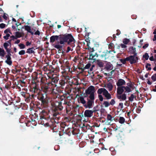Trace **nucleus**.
<instances>
[{
    "instance_id": "f3484780",
    "label": "nucleus",
    "mask_w": 156,
    "mask_h": 156,
    "mask_svg": "<svg viewBox=\"0 0 156 156\" xmlns=\"http://www.w3.org/2000/svg\"><path fill=\"white\" fill-rule=\"evenodd\" d=\"M108 51H107L106 52H103L101 55H100V56L101 59H104V60H106L107 58L106 56L108 54Z\"/></svg>"
},
{
    "instance_id": "a211bd4d",
    "label": "nucleus",
    "mask_w": 156,
    "mask_h": 156,
    "mask_svg": "<svg viewBox=\"0 0 156 156\" xmlns=\"http://www.w3.org/2000/svg\"><path fill=\"white\" fill-rule=\"evenodd\" d=\"M114 119L113 117H112V116L110 114H108L107 115V120L108 121H110V122H108L106 124L107 125L110 124V122Z\"/></svg>"
},
{
    "instance_id": "a19ab883",
    "label": "nucleus",
    "mask_w": 156,
    "mask_h": 156,
    "mask_svg": "<svg viewBox=\"0 0 156 156\" xmlns=\"http://www.w3.org/2000/svg\"><path fill=\"white\" fill-rule=\"evenodd\" d=\"M127 85L128 86V87H129L130 88H133V85L132 83H127Z\"/></svg>"
},
{
    "instance_id": "49530a36",
    "label": "nucleus",
    "mask_w": 156,
    "mask_h": 156,
    "mask_svg": "<svg viewBox=\"0 0 156 156\" xmlns=\"http://www.w3.org/2000/svg\"><path fill=\"white\" fill-rule=\"evenodd\" d=\"M19 46L20 49H23L25 48V45L23 44H19Z\"/></svg>"
},
{
    "instance_id": "de8ad7c7",
    "label": "nucleus",
    "mask_w": 156,
    "mask_h": 156,
    "mask_svg": "<svg viewBox=\"0 0 156 156\" xmlns=\"http://www.w3.org/2000/svg\"><path fill=\"white\" fill-rule=\"evenodd\" d=\"M91 64L90 63H88L84 67V69H89L90 66Z\"/></svg>"
},
{
    "instance_id": "bf43d9fd",
    "label": "nucleus",
    "mask_w": 156,
    "mask_h": 156,
    "mask_svg": "<svg viewBox=\"0 0 156 156\" xmlns=\"http://www.w3.org/2000/svg\"><path fill=\"white\" fill-rule=\"evenodd\" d=\"M71 132L73 135H76L77 134V133H76L75 131V130L73 129H72L71 130Z\"/></svg>"
},
{
    "instance_id": "4d7b16f0",
    "label": "nucleus",
    "mask_w": 156,
    "mask_h": 156,
    "mask_svg": "<svg viewBox=\"0 0 156 156\" xmlns=\"http://www.w3.org/2000/svg\"><path fill=\"white\" fill-rule=\"evenodd\" d=\"M120 45L122 48H126L127 47L126 45H125L124 44H121Z\"/></svg>"
},
{
    "instance_id": "69168bd1",
    "label": "nucleus",
    "mask_w": 156,
    "mask_h": 156,
    "mask_svg": "<svg viewBox=\"0 0 156 156\" xmlns=\"http://www.w3.org/2000/svg\"><path fill=\"white\" fill-rule=\"evenodd\" d=\"M116 35L118 36L119 35L120 33L119 30H116Z\"/></svg>"
},
{
    "instance_id": "393cba45",
    "label": "nucleus",
    "mask_w": 156,
    "mask_h": 156,
    "mask_svg": "<svg viewBox=\"0 0 156 156\" xmlns=\"http://www.w3.org/2000/svg\"><path fill=\"white\" fill-rule=\"evenodd\" d=\"M5 52L4 50L0 47V56L4 57L5 54Z\"/></svg>"
},
{
    "instance_id": "ea45409f",
    "label": "nucleus",
    "mask_w": 156,
    "mask_h": 156,
    "mask_svg": "<svg viewBox=\"0 0 156 156\" xmlns=\"http://www.w3.org/2000/svg\"><path fill=\"white\" fill-rule=\"evenodd\" d=\"M109 103L110 104V105H113L115 104V102L114 99H112Z\"/></svg>"
},
{
    "instance_id": "3c124183",
    "label": "nucleus",
    "mask_w": 156,
    "mask_h": 156,
    "mask_svg": "<svg viewBox=\"0 0 156 156\" xmlns=\"http://www.w3.org/2000/svg\"><path fill=\"white\" fill-rule=\"evenodd\" d=\"M94 67L95 66L94 65H92L91 66V67L90 68V69L89 71H88V73L89 74H90L89 71L91 72L93 70Z\"/></svg>"
},
{
    "instance_id": "774afa93",
    "label": "nucleus",
    "mask_w": 156,
    "mask_h": 156,
    "mask_svg": "<svg viewBox=\"0 0 156 156\" xmlns=\"http://www.w3.org/2000/svg\"><path fill=\"white\" fill-rule=\"evenodd\" d=\"M141 111V109L140 108H137L136 109V112L138 113H139Z\"/></svg>"
},
{
    "instance_id": "a18cd8bd",
    "label": "nucleus",
    "mask_w": 156,
    "mask_h": 156,
    "mask_svg": "<svg viewBox=\"0 0 156 156\" xmlns=\"http://www.w3.org/2000/svg\"><path fill=\"white\" fill-rule=\"evenodd\" d=\"M25 50H21L19 52V54L20 55H23L25 54Z\"/></svg>"
},
{
    "instance_id": "052dcab7",
    "label": "nucleus",
    "mask_w": 156,
    "mask_h": 156,
    "mask_svg": "<svg viewBox=\"0 0 156 156\" xmlns=\"http://www.w3.org/2000/svg\"><path fill=\"white\" fill-rule=\"evenodd\" d=\"M3 17L5 20H7L8 17L6 16V14L5 13H4L3 16Z\"/></svg>"
},
{
    "instance_id": "f8f14e48",
    "label": "nucleus",
    "mask_w": 156,
    "mask_h": 156,
    "mask_svg": "<svg viewBox=\"0 0 156 156\" xmlns=\"http://www.w3.org/2000/svg\"><path fill=\"white\" fill-rule=\"evenodd\" d=\"M126 82L124 80L122 79H119L118 80L116 83V85L118 87L123 86L125 85Z\"/></svg>"
},
{
    "instance_id": "c756f323",
    "label": "nucleus",
    "mask_w": 156,
    "mask_h": 156,
    "mask_svg": "<svg viewBox=\"0 0 156 156\" xmlns=\"http://www.w3.org/2000/svg\"><path fill=\"white\" fill-rule=\"evenodd\" d=\"M123 43L125 44H127L130 41L129 39L125 38L123 40Z\"/></svg>"
},
{
    "instance_id": "e2e57ef3",
    "label": "nucleus",
    "mask_w": 156,
    "mask_h": 156,
    "mask_svg": "<svg viewBox=\"0 0 156 156\" xmlns=\"http://www.w3.org/2000/svg\"><path fill=\"white\" fill-rule=\"evenodd\" d=\"M133 55H131L132 56H133V57L135 58H136V57H138L137 56V54L136 52V51H135V52H134L133 54Z\"/></svg>"
},
{
    "instance_id": "c03bdc74",
    "label": "nucleus",
    "mask_w": 156,
    "mask_h": 156,
    "mask_svg": "<svg viewBox=\"0 0 156 156\" xmlns=\"http://www.w3.org/2000/svg\"><path fill=\"white\" fill-rule=\"evenodd\" d=\"M6 50V52H7V55H11V49H9L8 48H7L6 49H5Z\"/></svg>"
},
{
    "instance_id": "8fccbe9b",
    "label": "nucleus",
    "mask_w": 156,
    "mask_h": 156,
    "mask_svg": "<svg viewBox=\"0 0 156 156\" xmlns=\"http://www.w3.org/2000/svg\"><path fill=\"white\" fill-rule=\"evenodd\" d=\"M10 36V34H6L5 36L3 37V38L6 40H7L8 39V37Z\"/></svg>"
},
{
    "instance_id": "2eb2a0df",
    "label": "nucleus",
    "mask_w": 156,
    "mask_h": 156,
    "mask_svg": "<svg viewBox=\"0 0 156 156\" xmlns=\"http://www.w3.org/2000/svg\"><path fill=\"white\" fill-rule=\"evenodd\" d=\"M103 95L105 98L106 99L109 100L112 98L111 94L108 93L107 90H106V92Z\"/></svg>"
},
{
    "instance_id": "9b49d317",
    "label": "nucleus",
    "mask_w": 156,
    "mask_h": 156,
    "mask_svg": "<svg viewBox=\"0 0 156 156\" xmlns=\"http://www.w3.org/2000/svg\"><path fill=\"white\" fill-rule=\"evenodd\" d=\"M124 91L123 86L118 87L116 94H121Z\"/></svg>"
},
{
    "instance_id": "13d9d810",
    "label": "nucleus",
    "mask_w": 156,
    "mask_h": 156,
    "mask_svg": "<svg viewBox=\"0 0 156 156\" xmlns=\"http://www.w3.org/2000/svg\"><path fill=\"white\" fill-rule=\"evenodd\" d=\"M149 45V44L148 43L144 45L143 46V48L145 49L147 48Z\"/></svg>"
},
{
    "instance_id": "1a4fd4ad",
    "label": "nucleus",
    "mask_w": 156,
    "mask_h": 156,
    "mask_svg": "<svg viewBox=\"0 0 156 156\" xmlns=\"http://www.w3.org/2000/svg\"><path fill=\"white\" fill-rule=\"evenodd\" d=\"M93 112L91 110H86L84 112V116L86 117L90 118L93 115Z\"/></svg>"
},
{
    "instance_id": "4be33fe9",
    "label": "nucleus",
    "mask_w": 156,
    "mask_h": 156,
    "mask_svg": "<svg viewBox=\"0 0 156 156\" xmlns=\"http://www.w3.org/2000/svg\"><path fill=\"white\" fill-rule=\"evenodd\" d=\"M124 89L125 90L124 91L125 93H129L132 91L131 89L128 86H123Z\"/></svg>"
},
{
    "instance_id": "37998d69",
    "label": "nucleus",
    "mask_w": 156,
    "mask_h": 156,
    "mask_svg": "<svg viewBox=\"0 0 156 156\" xmlns=\"http://www.w3.org/2000/svg\"><path fill=\"white\" fill-rule=\"evenodd\" d=\"M85 41L87 42V45L88 46V47H90L89 46V45L90 44V40L89 39V38H88L86 39L85 40Z\"/></svg>"
},
{
    "instance_id": "f704fd0d",
    "label": "nucleus",
    "mask_w": 156,
    "mask_h": 156,
    "mask_svg": "<svg viewBox=\"0 0 156 156\" xmlns=\"http://www.w3.org/2000/svg\"><path fill=\"white\" fill-rule=\"evenodd\" d=\"M149 55L147 53H145L143 56V57L145 58L146 60H147L149 58Z\"/></svg>"
},
{
    "instance_id": "09e8293b",
    "label": "nucleus",
    "mask_w": 156,
    "mask_h": 156,
    "mask_svg": "<svg viewBox=\"0 0 156 156\" xmlns=\"http://www.w3.org/2000/svg\"><path fill=\"white\" fill-rule=\"evenodd\" d=\"M3 46L6 49L8 48V47L9 46V44L7 42H5L4 43Z\"/></svg>"
},
{
    "instance_id": "5701e85b",
    "label": "nucleus",
    "mask_w": 156,
    "mask_h": 156,
    "mask_svg": "<svg viewBox=\"0 0 156 156\" xmlns=\"http://www.w3.org/2000/svg\"><path fill=\"white\" fill-rule=\"evenodd\" d=\"M107 87L108 90L110 91L112 90L113 86L112 83H109L107 84Z\"/></svg>"
},
{
    "instance_id": "0eeeda50",
    "label": "nucleus",
    "mask_w": 156,
    "mask_h": 156,
    "mask_svg": "<svg viewBox=\"0 0 156 156\" xmlns=\"http://www.w3.org/2000/svg\"><path fill=\"white\" fill-rule=\"evenodd\" d=\"M89 51V59L92 60L94 59V58L95 57H98V55L97 53L94 52L95 50L94 48H91L90 47H89L87 48Z\"/></svg>"
},
{
    "instance_id": "c85d7f7f",
    "label": "nucleus",
    "mask_w": 156,
    "mask_h": 156,
    "mask_svg": "<svg viewBox=\"0 0 156 156\" xmlns=\"http://www.w3.org/2000/svg\"><path fill=\"white\" fill-rule=\"evenodd\" d=\"M99 110V109L98 108V105H97L95 107H94L93 108L92 111L93 113H95L97 111H98Z\"/></svg>"
},
{
    "instance_id": "b1692460",
    "label": "nucleus",
    "mask_w": 156,
    "mask_h": 156,
    "mask_svg": "<svg viewBox=\"0 0 156 156\" xmlns=\"http://www.w3.org/2000/svg\"><path fill=\"white\" fill-rule=\"evenodd\" d=\"M24 27L25 30H27L28 32L31 33L32 34H33V33L31 31V28L30 26L26 25Z\"/></svg>"
},
{
    "instance_id": "4c0bfd02",
    "label": "nucleus",
    "mask_w": 156,
    "mask_h": 156,
    "mask_svg": "<svg viewBox=\"0 0 156 156\" xmlns=\"http://www.w3.org/2000/svg\"><path fill=\"white\" fill-rule=\"evenodd\" d=\"M134 97V96L133 94H131L129 98V100L131 101H133V100Z\"/></svg>"
},
{
    "instance_id": "0e129e2a",
    "label": "nucleus",
    "mask_w": 156,
    "mask_h": 156,
    "mask_svg": "<svg viewBox=\"0 0 156 156\" xmlns=\"http://www.w3.org/2000/svg\"><path fill=\"white\" fill-rule=\"evenodd\" d=\"M10 37L11 38H12L11 40H12L14 41V39H16V37L14 36V35H12Z\"/></svg>"
},
{
    "instance_id": "e433bc0d",
    "label": "nucleus",
    "mask_w": 156,
    "mask_h": 156,
    "mask_svg": "<svg viewBox=\"0 0 156 156\" xmlns=\"http://www.w3.org/2000/svg\"><path fill=\"white\" fill-rule=\"evenodd\" d=\"M26 121L27 122L26 123V126H30L31 124V121L27 119Z\"/></svg>"
},
{
    "instance_id": "f257e3e1",
    "label": "nucleus",
    "mask_w": 156,
    "mask_h": 156,
    "mask_svg": "<svg viewBox=\"0 0 156 156\" xmlns=\"http://www.w3.org/2000/svg\"><path fill=\"white\" fill-rule=\"evenodd\" d=\"M40 81L41 89H40V101H41V108L47 107L48 99L46 94L48 89V85L51 84L53 87L57 86L59 80V77L56 74L48 76L46 74L43 75L40 70Z\"/></svg>"
},
{
    "instance_id": "20e7f679",
    "label": "nucleus",
    "mask_w": 156,
    "mask_h": 156,
    "mask_svg": "<svg viewBox=\"0 0 156 156\" xmlns=\"http://www.w3.org/2000/svg\"><path fill=\"white\" fill-rule=\"evenodd\" d=\"M55 40L58 41L61 45H69L73 47L75 46V40L71 34L53 35L50 38V42L53 43Z\"/></svg>"
},
{
    "instance_id": "9d476101",
    "label": "nucleus",
    "mask_w": 156,
    "mask_h": 156,
    "mask_svg": "<svg viewBox=\"0 0 156 156\" xmlns=\"http://www.w3.org/2000/svg\"><path fill=\"white\" fill-rule=\"evenodd\" d=\"M116 97L118 99L122 101L125 100L126 99V96L125 93L121 94H116Z\"/></svg>"
},
{
    "instance_id": "473e14b6",
    "label": "nucleus",
    "mask_w": 156,
    "mask_h": 156,
    "mask_svg": "<svg viewBox=\"0 0 156 156\" xmlns=\"http://www.w3.org/2000/svg\"><path fill=\"white\" fill-rule=\"evenodd\" d=\"M16 39L17 38H20L22 36L21 33L19 32H16Z\"/></svg>"
},
{
    "instance_id": "338daca9",
    "label": "nucleus",
    "mask_w": 156,
    "mask_h": 156,
    "mask_svg": "<svg viewBox=\"0 0 156 156\" xmlns=\"http://www.w3.org/2000/svg\"><path fill=\"white\" fill-rule=\"evenodd\" d=\"M149 59L151 61H155V59H154V58L153 56H151L150 58Z\"/></svg>"
},
{
    "instance_id": "2f4dec72",
    "label": "nucleus",
    "mask_w": 156,
    "mask_h": 156,
    "mask_svg": "<svg viewBox=\"0 0 156 156\" xmlns=\"http://www.w3.org/2000/svg\"><path fill=\"white\" fill-rule=\"evenodd\" d=\"M151 66V64L150 63H147L145 66V67L146 69H147V70H150L151 68L150 67Z\"/></svg>"
},
{
    "instance_id": "79ce46f5",
    "label": "nucleus",
    "mask_w": 156,
    "mask_h": 156,
    "mask_svg": "<svg viewBox=\"0 0 156 156\" xmlns=\"http://www.w3.org/2000/svg\"><path fill=\"white\" fill-rule=\"evenodd\" d=\"M98 97L99 99V100L101 101H103V98L101 94H99L98 95Z\"/></svg>"
},
{
    "instance_id": "7c9ffc66",
    "label": "nucleus",
    "mask_w": 156,
    "mask_h": 156,
    "mask_svg": "<svg viewBox=\"0 0 156 156\" xmlns=\"http://www.w3.org/2000/svg\"><path fill=\"white\" fill-rule=\"evenodd\" d=\"M120 62L123 64H125L126 63V62L127 61V57H126L124 59H120Z\"/></svg>"
},
{
    "instance_id": "6ab92c4d",
    "label": "nucleus",
    "mask_w": 156,
    "mask_h": 156,
    "mask_svg": "<svg viewBox=\"0 0 156 156\" xmlns=\"http://www.w3.org/2000/svg\"><path fill=\"white\" fill-rule=\"evenodd\" d=\"M107 90L105 89L104 88H100L97 91V93L99 94H101L102 93L103 95L105 93Z\"/></svg>"
},
{
    "instance_id": "ddd939ff",
    "label": "nucleus",
    "mask_w": 156,
    "mask_h": 156,
    "mask_svg": "<svg viewBox=\"0 0 156 156\" xmlns=\"http://www.w3.org/2000/svg\"><path fill=\"white\" fill-rule=\"evenodd\" d=\"M105 69L107 70H111L113 68V66L110 62H107L105 65Z\"/></svg>"
},
{
    "instance_id": "dca6fc26",
    "label": "nucleus",
    "mask_w": 156,
    "mask_h": 156,
    "mask_svg": "<svg viewBox=\"0 0 156 156\" xmlns=\"http://www.w3.org/2000/svg\"><path fill=\"white\" fill-rule=\"evenodd\" d=\"M21 95L23 97L26 99H27L28 100L30 99V95H29V94L26 93L24 92H21Z\"/></svg>"
},
{
    "instance_id": "c9c22d12",
    "label": "nucleus",
    "mask_w": 156,
    "mask_h": 156,
    "mask_svg": "<svg viewBox=\"0 0 156 156\" xmlns=\"http://www.w3.org/2000/svg\"><path fill=\"white\" fill-rule=\"evenodd\" d=\"M54 47L57 49H59L62 48L63 46L59 44H56L54 46Z\"/></svg>"
},
{
    "instance_id": "412c9836",
    "label": "nucleus",
    "mask_w": 156,
    "mask_h": 156,
    "mask_svg": "<svg viewBox=\"0 0 156 156\" xmlns=\"http://www.w3.org/2000/svg\"><path fill=\"white\" fill-rule=\"evenodd\" d=\"M97 63L98 66L100 67H102L104 66V63L100 60H97Z\"/></svg>"
},
{
    "instance_id": "cd10ccee",
    "label": "nucleus",
    "mask_w": 156,
    "mask_h": 156,
    "mask_svg": "<svg viewBox=\"0 0 156 156\" xmlns=\"http://www.w3.org/2000/svg\"><path fill=\"white\" fill-rule=\"evenodd\" d=\"M33 48H30L27 49V53L29 54L34 53V51L33 50Z\"/></svg>"
},
{
    "instance_id": "bb28decb",
    "label": "nucleus",
    "mask_w": 156,
    "mask_h": 156,
    "mask_svg": "<svg viewBox=\"0 0 156 156\" xmlns=\"http://www.w3.org/2000/svg\"><path fill=\"white\" fill-rule=\"evenodd\" d=\"M119 122L120 123L123 124L125 122V119L122 117H120Z\"/></svg>"
},
{
    "instance_id": "603ef678",
    "label": "nucleus",
    "mask_w": 156,
    "mask_h": 156,
    "mask_svg": "<svg viewBox=\"0 0 156 156\" xmlns=\"http://www.w3.org/2000/svg\"><path fill=\"white\" fill-rule=\"evenodd\" d=\"M108 46L109 48H112L114 47V44L112 43H110Z\"/></svg>"
},
{
    "instance_id": "72a5a7b5",
    "label": "nucleus",
    "mask_w": 156,
    "mask_h": 156,
    "mask_svg": "<svg viewBox=\"0 0 156 156\" xmlns=\"http://www.w3.org/2000/svg\"><path fill=\"white\" fill-rule=\"evenodd\" d=\"M103 105L105 106V107H107L110 105L109 103L106 101H105L104 102Z\"/></svg>"
},
{
    "instance_id": "7ed1b4c3",
    "label": "nucleus",
    "mask_w": 156,
    "mask_h": 156,
    "mask_svg": "<svg viewBox=\"0 0 156 156\" xmlns=\"http://www.w3.org/2000/svg\"><path fill=\"white\" fill-rule=\"evenodd\" d=\"M95 88L93 86L89 87L86 90L85 93L83 94V96L84 98L88 97L87 99V103L84 97H80L79 100L80 102L83 105V106L86 108H92L95 99Z\"/></svg>"
},
{
    "instance_id": "423d86ee",
    "label": "nucleus",
    "mask_w": 156,
    "mask_h": 156,
    "mask_svg": "<svg viewBox=\"0 0 156 156\" xmlns=\"http://www.w3.org/2000/svg\"><path fill=\"white\" fill-rule=\"evenodd\" d=\"M35 113L34 115H30V117L31 118V124L34 126H36L37 124V122L39 124V120H38V116L39 113L38 111H34Z\"/></svg>"
},
{
    "instance_id": "6e6d98bb",
    "label": "nucleus",
    "mask_w": 156,
    "mask_h": 156,
    "mask_svg": "<svg viewBox=\"0 0 156 156\" xmlns=\"http://www.w3.org/2000/svg\"><path fill=\"white\" fill-rule=\"evenodd\" d=\"M119 106L120 107V108L122 109L123 108V104L122 103H120L119 104Z\"/></svg>"
},
{
    "instance_id": "680f3d73",
    "label": "nucleus",
    "mask_w": 156,
    "mask_h": 156,
    "mask_svg": "<svg viewBox=\"0 0 156 156\" xmlns=\"http://www.w3.org/2000/svg\"><path fill=\"white\" fill-rule=\"evenodd\" d=\"M8 32H9V33H11L10 32V30H9V29H6L4 31V33L5 34H6Z\"/></svg>"
},
{
    "instance_id": "39448f33",
    "label": "nucleus",
    "mask_w": 156,
    "mask_h": 156,
    "mask_svg": "<svg viewBox=\"0 0 156 156\" xmlns=\"http://www.w3.org/2000/svg\"><path fill=\"white\" fill-rule=\"evenodd\" d=\"M41 105L40 106V109H44L42 110L41 112V113L40 114V115H41L40 116V122H41V123H40V124H41L43 125V126H41V129H43V126H44L45 127L49 126L51 127L50 126L52 124H50L48 122H47V120L44 117V116L45 115L47 114L46 112L45 111V110L46 109L48 108V105L47 106V107L46 108H41Z\"/></svg>"
},
{
    "instance_id": "58836bf2",
    "label": "nucleus",
    "mask_w": 156,
    "mask_h": 156,
    "mask_svg": "<svg viewBox=\"0 0 156 156\" xmlns=\"http://www.w3.org/2000/svg\"><path fill=\"white\" fill-rule=\"evenodd\" d=\"M151 79L153 81L156 80V73L154 74L151 77Z\"/></svg>"
},
{
    "instance_id": "864d4df0",
    "label": "nucleus",
    "mask_w": 156,
    "mask_h": 156,
    "mask_svg": "<svg viewBox=\"0 0 156 156\" xmlns=\"http://www.w3.org/2000/svg\"><path fill=\"white\" fill-rule=\"evenodd\" d=\"M5 24L3 23H2L0 24V27L1 28H4L5 27Z\"/></svg>"
},
{
    "instance_id": "6e6552de",
    "label": "nucleus",
    "mask_w": 156,
    "mask_h": 156,
    "mask_svg": "<svg viewBox=\"0 0 156 156\" xmlns=\"http://www.w3.org/2000/svg\"><path fill=\"white\" fill-rule=\"evenodd\" d=\"M127 57V61H129L131 64L136 63L138 60V57L135 58L133 56H132V55H130Z\"/></svg>"
},
{
    "instance_id": "f03ea898",
    "label": "nucleus",
    "mask_w": 156,
    "mask_h": 156,
    "mask_svg": "<svg viewBox=\"0 0 156 156\" xmlns=\"http://www.w3.org/2000/svg\"><path fill=\"white\" fill-rule=\"evenodd\" d=\"M38 73L34 72L32 75L31 82V91L33 93L31 97L34 99L33 108L34 111H38L39 102V78L37 77Z\"/></svg>"
},
{
    "instance_id": "4468645a",
    "label": "nucleus",
    "mask_w": 156,
    "mask_h": 156,
    "mask_svg": "<svg viewBox=\"0 0 156 156\" xmlns=\"http://www.w3.org/2000/svg\"><path fill=\"white\" fill-rule=\"evenodd\" d=\"M11 55H6V58H7V60L5 61V62L9 65H11L12 64Z\"/></svg>"
},
{
    "instance_id": "aec40b11",
    "label": "nucleus",
    "mask_w": 156,
    "mask_h": 156,
    "mask_svg": "<svg viewBox=\"0 0 156 156\" xmlns=\"http://www.w3.org/2000/svg\"><path fill=\"white\" fill-rule=\"evenodd\" d=\"M136 51V49L135 48L131 46L129 48V52L130 54H133L135 51Z\"/></svg>"
},
{
    "instance_id": "5fc2aeb1",
    "label": "nucleus",
    "mask_w": 156,
    "mask_h": 156,
    "mask_svg": "<svg viewBox=\"0 0 156 156\" xmlns=\"http://www.w3.org/2000/svg\"><path fill=\"white\" fill-rule=\"evenodd\" d=\"M60 83L62 86H63L65 84V82L64 80H60L59 81Z\"/></svg>"
},
{
    "instance_id": "a878e982",
    "label": "nucleus",
    "mask_w": 156,
    "mask_h": 156,
    "mask_svg": "<svg viewBox=\"0 0 156 156\" xmlns=\"http://www.w3.org/2000/svg\"><path fill=\"white\" fill-rule=\"evenodd\" d=\"M58 105L57 108L59 111H61L63 108L62 106V103L59 102L58 103Z\"/></svg>"
}]
</instances>
